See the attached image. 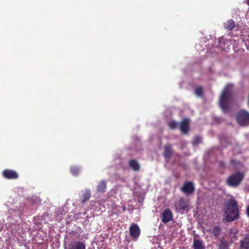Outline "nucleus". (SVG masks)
Returning <instances> with one entry per match:
<instances>
[{
	"label": "nucleus",
	"mask_w": 249,
	"mask_h": 249,
	"mask_svg": "<svg viewBox=\"0 0 249 249\" xmlns=\"http://www.w3.org/2000/svg\"><path fill=\"white\" fill-rule=\"evenodd\" d=\"M181 190L186 195H190L195 191V186L191 181H187L183 184Z\"/></svg>",
	"instance_id": "5"
},
{
	"label": "nucleus",
	"mask_w": 249,
	"mask_h": 249,
	"mask_svg": "<svg viewBox=\"0 0 249 249\" xmlns=\"http://www.w3.org/2000/svg\"><path fill=\"white\" fill-rule=\"evenodd\" d=\"M240 249H249V234H247L240 242Z\"/></svg>",
	"instance_id": "11"
},
{
	"label": "nucleus",
	"mask_w": 249,
	"mask_h": 249,
	"mask_svg": "<svg viewBox=\"0 0 249 249\" xmlns=\"http://www.w3.org/2000/svg\"><path fill=\"white\" fill-rule=\"evenodd\" d=\"M91 197V192L89 190H86L82 193L83 199L81 200L82 203H84L89 199Z\"/></svg>",
	"instance_id": "17"
},
{
	"label": "nucleus",
	"mask_w": 249,
	"mask_h": 249,
	"mask_svg": "<svg viewBox=\"0 0 249 249\" xmlns=\"http://www.w3.org/2000/svg\"><path fill=\"white\" fill-rule=\"evenodd\" d=\"M179 128L183 134H187L189 130V119L184 118L179 124Z\"/></svg>",
	"instance_id": "9"
},
{
	"label": "nucleus",
	"mask_w": 249,
	"mask_h": 249,
	"mask_svg": "<svg viewBox=\"0 0 249 249\" xmlns=\"http://www.w3.org/2000/svg\"><path fill=\"white\" fill-rule=\"evenodd\" d=\"M248 4L249 5V0H248Z\"/></svg>",
	"instance_id": "30"
},
{
	"label": "nucleus",
	"mask_w": 249,
	"mask_h": 249,
	"mask_svg": "<svg viewBox=\"0 0 249 249\" xmlns=\"http://www.w3.org/2000/svg\"><path fill=\"white\" fill-rule=\"evenodd\" d=\"M237 122L241 126L249 125V112L244 109L239 110L235 115Z\"/></svg>",
	"instance_id": "4"
},
{
	"label": "nucleus",
	"mask_w": 249,
	"mask_h": 249,
	"mask_svg": "<svg viewBox=\"0 0 249 249\" xmlns=\"http://www.w3.org/2000/svg\"><path fill=\"white\" fill-rule=\"evenodd\" d=\"M173 154L172 146L168 144L164 145L163 147V156L166 159H170Z\"/></svg>",
	"instance_id": "10"
},
{
	"label": "nucleus",
	"mask_w": 249,
	"mask_h": 249,
	"mask_svg": "<svg viewBox=\"0 0 249 249\" xmlns=\"http://www.w3.org/2000/svg\"><path fill=\"white\" fill-rule=\"evenodd\" d=\"M178 207L180 210H182L183 211L186 210L188 208L187 204L182 199H181L178 201Z\"/></svg>",
	"instance_id": "20"
},
{
	"label": "nucleus",
	"mask_w": 249,
	"mask_h": 249,
	"mask_svg": "<svg viewBox=\"0 0 249 249\" xmlns=\"http://www.w3.org/2000/svg\"><path fill=\"white\" fill-rule=\"evenodd\" d=\"M193 247L194 249H205V246L203 244V241L201 239H195Z\"/></svg>",
	"instance_id": "15"
},
{
	"label": "nucleus",
	"mask_w": 249,
	"mask_h": 249,
	"mask_svg": "<svg viewBox=\"0 0 249 249\" xmlns=\"http://www.w3.org/2000/svg\"><path fill=\"white\" fill-rule=\"evenodd\" d=\"M196 95L198 97H202L203 94V88L201 86L196 87L195 89Z\"/></svg>",
	"instance_id": "21"
},
{
	"label": "nucleus",
	"mask_w": 249,
	"mask_h": 249,
	"mask_svg": "<svg viewBox=\"0 0 249 249\" xmlns=\"http://www.w3.org/2000/svg\"><path fill=\"white\" fill-rule=\"evenodd\" d=\"M201 137L199 136H196L195 137L193 141V144L194 145H197L198 144L201 142Z\"/></svg>",
	"instance_id": "24"
},
{
	"label": "nucleus",
	"mask_w": 249,
	"mask_h": 249,
	"mask_svg": "<svg viewBox=\"0 0 249 249\" xmlns=\"http://www.w3.org/2000/svg\"><path fill=\"white\" fill-rule=\"evenodd\" d=\"M70 249H86V245L82 242L77 241L71 245Z\"/></svg>",
	"instance_id": "16"
},
{
	"label": "nucleus",
	"mask_w": 249,
	"mask_h": 249,
	"mask_svg": "<svg viewBox=\"0 0 249 249\" xmlns=\"http://www.w3.org/2000/svg\"><path fill=\"white\" fill-rule=\"evenodd\" d=\"M220 165L221 166H223L224 165V163L223 162H220Z\"/></svg>",
	"instance_id": "29"
},
{
	"label": "nucleus",
	"mask_w": 249,
	"mask_h": 249,
	"mask_svg": "<svg viewBox=\"0 0 249 249\" xmlns=\"http://www.w3.org/2000/svg\"><path fill=\"white\" fill-rule=\"evenodd\" d=\"M232 86L227 84L224 89L219 99V105L225 112L228 111L231 99V90Z\"/></svg>",
	"instance_id": "2"
},
{
	"label": "nucleus",
	"mask_w": 249,
	"mask_h": 249,
	"mask_svg": "<svg viewBox=\"0 0 249 249\" xmlns=\"http://www.w3.org/2000/svg\"><path fill=\"white\" fill-rule=\"evenodd\" d=\"M225 214V219L228 222L233 221L239 218L238 205L235 199L231 198L229 200Z\"/></svg>",
	"instance_id": "1"
},
{
	"label": "nucleus",
	"mask_w": 249,
	"mask_h": 249,
	"mask_svg": "<svg viewBox=\"0 0 249 249\" xmlns=\"http://www.w3.org/2000/svg\"><path fill=\"white\" fill-rule=\"evenodd\" d=\"M107 189V182L105 180L100 181L97 186V191L100 193H104L106 192Z\"/></svg>",
	"instance_id": "12"
},
{
	"label": "nucleus",
	"mask_w": 249,
	"mask_h": 249,
	"mask_svg": "<svg viewBox=\"0 0 249 249\" xmlns=\"http://www.w3.org/2000/svg\"><path fill=\"white\" fill-rule=\"evenodd\" d=\"M224 28L228 31H231L235 26V24L232 19H230L225 22L224 24Z\"/></svg>",
	"instance_id": "18"
},
{
	"label": "nucleus",
	"mask_w": 249,
	"mask_h": 249,
	"mask_svg": "<svg viewBox=\"0 0 249 249\" xmlns=\"http://www.w3.org/2000/svg\"><path fill=\"white\" fill-rule=\"evenodd\" d=\"M230 163L234 166H237L241 165L240 161L234 159H231L230 160Z\"/></svg>",
	"instance_id": "25"
},
{
	"label": "nucleus",
	"mask_w": 249,
	"mask_h": 249,
	"mask_svg": "<svg viewBox=\"0 0 249 249\" xmlns=\"http://www.w3.org/2000/svg\"><path fill=\"white\" fill-rule=\"evenodd\" d=\"M140 229L137 224L132 223L129 228L130 235L134 239H137L140 234Z\"/></svg>",
	"instance_id": "6"
},
{
	"label": "nucleus",
	"mask_w": 249,
	"mask_h": 249,
	"mask_svg": "<svg viewBox=\"0 0 249 249\" xmlns=\"http://www.w3.org/2000/svg\"><path fill=\"white\" fill-rule=\"evenodd\" d=\"M238 233V230L234 228L231 229L230 235L232 238H234V239H236L237 237Z\"/></svg>",
	"instance_id": "22"
},
{
	"label": "nucleus",
	"mask_w": 249,
	"mask_h": 249,
	"mask_svg": "<svg viewBox=\"0 0 249 249\" xmlns=\"http://www.w3.org/2000/svg\"><path fill=\"white\" fill-rule=\"evenodd\" d=\"M246 47L247 50H249V42L248 43V44H246Z\"/></svg>",
	"instance_id": "27"
},
{
	"label": "nucleus",
	"mask_w": 249,
	"mask_h": 249,
	"mask_svg": "<svg viewBox=\"0 0 249 249\" xmlns=\"http://www.w3.org/2000/svg\"><path fill=\"white\" fill-rule=\"evenodd\" d=\"M3 176L8 179H17L18 177V174L15 171L6 169L4 170L2 172Z\"/></svg>",
	"instance_id": "7"
},
{
	"label": "nucleus",
	"mask_w": 249,
	"mask_h": 249,
	"mask_svg": "<svg viewBox=\"0 0 249 249\" xmlns=\"http://www.w3.org/2000/svg\"><path fill=\"white\" fill-rule=\"evenodd\" d=\"M178 125V123L175 121H172L169 123V126L171 129H175L177 128Z\"/></svg>",
	"instance_id": "26"
},
{
	"label": "nucleus",
	"mask_w": 249,
	"mask_h": 249,
	"mask_svg": "<svg viewBox=\"0 0 249 249\" xmlns=\"http://www.w3.org/2000/svg\"><path fill=\"white\" fill-rule=\"evenodd\" d=\"M244 173L237 172L231 175L226 180V184L230 187H235L238 186L244 178Z\"/></svg>",
	"instance_id": "3"
},
{
	"label": "nucleus",
	"mask_w": 249,
	"mask_h": 249,
	"mask_svg": "<svg viewBox=\"0 0 249 249\" xmlns=\"http://www.w3.org/2000/svg\"><path fill=\"white\" fill-rule=\"evenodd\" d=\"M173 214L169 209H165L162 213L161 221L163 223H167L172 219Z\"/></svg>",
	"instance_id": "8"
},
{
	"label": "nucleus",
	"mask_w": 249,
	"mask_h": 249,
	"mask_svg": "<svg viewBox=\"0 0 249 249\" xmlns=\"http://www.w3.org/2000/svg\"><path fill=\"white\" fill-rule=\"evenodd\" d=\"M229 243L225 241L224 238H222L220 240L218 244V249H229Z\"/></svg>",
	"instance_id": "19"
},
{
	"label": "nucleus",
	"mask_w": 249,
	"mask_h": 249,
	"mask_svg": "<svg viewBox=\"0 0 249 249\" xmlns=\"http://www.w3.org/2000/svg\"><path fill=\"white\" fill-rule=\"evenodd\" d=\"M248 105L249 107V96H248Z\"/></svg>",
	"instance_id": "28"
},
{
	"label": "nucleus",
	"mask_w": 249,
	"mask_h": 249,
	"mask_svg": "<svg viewBox=\"0 0 249 249\" xmlns=\"http://www.w3.org/2000/svg\"><path fill=\"white\" fill-rule=\"evenodd\" d=\"M210 232L214 236L217 237L220 234L222 231L221 227L218 225H215L210 229Z\"/></svg>",
	"instance_id": "14"
},
{
	"label": "nucleus",
	"mask_w": 249,
	"mask_h": 249,
	"mask_svg": "<svg viewBox=\"0 0 249 249\" xmlns=\"http://www.w3.org/2000/svg\"><path fill=\"white\" fill-rule=\"evenodd\" d=\"M129 166L134 171H138L140 169V166L136 160H131L128 161Z\"/></svg>",
	"instance_id": "13"
},
{
	"label": "nucleus",
	"mask_w": 249,
	"mask_h": 249,
	"mask_svg": "<svg viewBox=\"0 0 249 249\" xmlns=\"http://www.w3.org/2000/svg\"><path fill=\"white\" fill-rule=\"evenodd\" d=\"M71 173L74 175H78L80 172V168L77 166H71Z\"/></svg>",
	"instance_id": "23"
}]
</instances>
